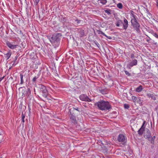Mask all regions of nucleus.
I'll use <instances>...</instances> for the list:
<instances>
[{
  "label": "nucleus",
  "mask_w": 158,
  "mask_h": 158,
  "mask_svg": "<svg viewBox=\"0 0 158 158\" xmlns=\"http://www.w3.org/2000/svg\"><path fill=\"white\" fill-rule=\"evenodd\" d=\"M76 21H77V23H80L81 21L80 20L77 19Z\"/></svg>",
  "instance_id": "72a5a7b5"
},
{
  "label": "nucleus",
  "mask_w": 158,
  "mask_h": 158,
  "mask_svg": "<svg viewBox=\"0 0 158 158\" xmlns=\"http://www.w3.org/2000/svg\"><path fill=\"white\" fill-rule=\"evenodd\" d=\"M97 32H98V34H101L102 35H103L105 36L106 37H107V38L108 39H111V37L108 36H107L104 33H103V32H102V31H101L100 30H98L97 31Z\"/></svg>",
  "instance_id": "a211bd4d"
},
{
  "label": "nucleus",
  "mask_w": 158,
  "mask_h": 158,
  "mask_svg": "<svg viewBox=\"0 0 158 158\" xmlns=\"http://www.w3.org/2000/svg\"><path fill=\"white\" fill-rule=\"evenodd\" d=\"M124 72L128 76H130L131 75V74L129 73L128 72L127 70H124Z\"/></svg>",
  "instance_id": "cd10ccee"
},
{
  "label": "nucleus",
  "mask_w": 158,
  "mask_h": 158,
  "mask_svg": "<svg viewBox=\"0 0 158 158\" xmlns=\"http://www.w3.org/2000/svg\"><path fill=\"white\" fill-rule=\"evenodd\" d=\"M107 2L106 0H98L97 1V4L99 6H102L105 5Z\"/></svg>",
  "instance_id": "9d476101"
},
{
  "label": "nucleus",
  "mask_w": 158,
  "mask_h": 158,
  "mask_svg": "<svg viewBox=\"0 0 158 158\" xmlns=\"http://www.w3.org/2000/svg\"><path fill=\"white\" fill-rule=\"evenodd\" d=\"M134 19H132L131 20V22L132 25L133 26V27L135 28L136 30L139 29L140 25L139 23L137 22V20L133 16Z\"/></svg>",
  "instance_id": "f03ea898"
},
{
  "label": "nucleus",
  "mask_w": 158,
  "mask_h": 158,
  "mask_svg": "<svg viewBox=\"0 0 158 158\" xmlns=\"http://www.w3.org/2000/svg\"><path fill=\"white\" fill-rule=\"evenodd\" d=\"M39 87L40 89V91L46 89L45 86L41 84L39 85Z\"/></svg>",
  "instance_id": "6ab92c4d"
},
{
  "label": "nucleus",
  "mask_w": 158,
  "mask_h": 158,
  "mask_svg": "<svg viewBox=\"0 0 158 158\" xmlns=\"http://www.w3.org/2000/svg\"><path fill=\"white\" fill-rule=\"evenodd\" d=\"M125 139V138L124 135L123 134H120L119 135L118 140L119 142H123L124 141Z\"/></svg>",
  "instance_id": "9b49d317"
},
{
  "label": "nucleus",
  "mask_w": 158,
  "mask_h": 158,
  "mask_svg": "<svg viewBox=\"0 0 158 158\" xmlns=\"http://www.w3.org/2000/svg\"><path fill=\"white\" fill-rule=\"evenodd\" d=\"M117 6L118 8L120 9H121L123 8V5L121 3H119L117 4Z\"/></svg>",
  "instance_id": "5701e85b"
},
{
  "label": "nucleus",
  "mask_w": 158,
  "mask_h": 158,
  "mask_svg": "<svg viewBox=\"0 0 158 158\" xmlns=\"http://www.w3.org/2000/svg\"><path fill=\"white\" fill-rule=\"evenodd\" d=\"M145 122L144 121L141 127L138 131V133L139 135H141L143 133L145 128V127H143V126L145 124Z\"/></svg>",
  "instance_id": "6e6552de"
},
{
  "label": "nucleus",
  "mask_w": 158,
  "mask_h": 158,
  "mask_svg": "<svg viewBox=\"0 0 158 158\" xmlns=\"http://www.w3.org/2000/svg\"><path fill=\"white\" fill-rule=\"evenodd\" d=\"M71 109L70 110V113L71 114V115L70 116V118L71 120V121L74 123H77V120L76 119V118L73 115V113H72L71 112Z\"/></svg>",
  "instance_id": "0eeeda50"
},
{
  "label": "nucleus",
  "mask_w": 158,
  "mask_h": 158,
  "mask_svg": "<svg viewBox=\"0 0 158 158\" xmlns=\"http://www.w3.org/2000/svg\"><path fill=\"white\" fill-rule=\"evenodd\" d=\"M6 44L9 48L12 49L17 48L18 46V45L13 44V43L9 41L6 42Z\"/></svg>",
  "instance_id": "7ed1b4c3"
},
{
  "label": "nucleus",
  "mask_w": 158,
  "mask_h": 158,
  "mask_svg": "<svg viewBox=\"0 0 158 158\" xmlns=\"http://www.w3.org/2000/svg\"><path fill=\"white\" fill-rule=\"evenodd\" d=\"M50 41L52 44L55 46V47L58 46V45H56V44L58 43V41L55 37L52 36L50 40Z\"/></svg>",
  "instance_id": "39448f33"
},
{
  "label": "nucleus",
  "mask_w": 158,
  "mask_h": 158,
  "mask_svg": "<svg viewBox=\"0 0 158 158\" xmlns=\"http://www.w3.org/2000/svg\"><path fill=\"white\" fill-rule=\"evenodd\" d=\"M137 61L135 59L133 60L128 65V67H129V69H131V67H132L134 65H136L137 64Z\"/></svg>",
  "instance_id": "1a4fd4ad"
},
{
  "label": "nucleus",
  "mask_w": 158,
  "mask_h": 158,
  "mask_svg": "<svg viewBox=\"0 0 158 158\" xmlns=\"http://www.w3.org/2000/svg\"><path fill=\"white\" fill-rule=\"evenodd\" d=\"M40 92H42V95L44 97L46 98L47 97L48 94V92L46 88L41 91Z\"/></svg>",
  "instance_id": "4468645a"
},
{
  "label": "nucleus",
  "mask_w": 158,
  "mask_h": 158,
  "mask_svg": "<svg viewBox=\"0 0 158 158\" xmlns=\"http://www.w3.org/2000/svg\"><path fill=\"white\" fill-rule=\"evenodd\" d=\"M38 78V77H37L36 76H35V77H34L33 79H32V81L33 82H35L36 81V79Z\"/></svg>",
  "instance_id": "bb28decb"
},
{
  "label": "nucleus",
  "mask_w": 158,
  "mask_h": 158,
  "mask_svg": "<svg viewBox=\"0 0 158 158\" xmlns=\"http://www.w3.org/2000/svg\"><path fill=\"white\" fill-rule=\"evenodd\" d=\"M34 64H32L31 67L34 69H37L38 67V65L40 64L38 60H36L34 62Z\"/></svg>",
  "instance_id": "423d86ee"
},
{
  "label": "nucleus",
  "mask_w": 158,
  "mask_h": 158,
  "mask_svg": "<svg viewBox=\"0 0 158 158\" xmlns=\"http://www.w3.org/2000/svg\"><path fill=\"white\" fill-rule=\"evenodd\" d=\"M80 99L82 101L90 102L91 101L90 99L86 95L82 94L80 96Z\"/></svg>",
  "instance_id": "20e7f679"
},
{
  "label": "nucleus",
  "mask_w": 158,
  "mask_h": 158,
  "mask_svg": "<svg viewBox=\"0 0 158 158\" xmlns=\"http://www.w3.org/2000/svg\"><path fill=\"white\" fill-rule=\"evenodd\" d=\"M151 136V134L149 130L147 131V134L145 133L144 135V137L149 140H150V138Z\"/></svg>",
  "instance_id": "ddd939ff"
},
{
  "label": "nucleus",
  "mask_w": 158,
  "mask_h": 158,
  "mask_svg": "<svg viewBox=\"0 0 158 158\" xmlns=\"http://www.w3.org/2000/svg\"><path fill=\"white\" fill-rule=\"evenodd\" d=\"M147 96L148 97H151V98H154V96L153 94H150V93L147 94Z\"/></svg>",
  "instance_id": "a878e982"
},
{
  "label": "nucleus",
  "mask_w": 158,
  "mask_h": 158,
  "mask_svg": "<svg viewBox=\"0 0 158 158\" xmlns=\"http://www.w3.org/2000/svg\"><path fill=\"white\" fill-rule=\"evenodd\" d=\"M78 32L79 34V36L81 37H83L85 34L84 31L82 29H79L78 30Z\"/></svg>",
  "instance_id": "2eb2a0df"
},
{
  "label": "nucleus",
  "mask_w": 158,
  "mask_h": 158,
  "mask_svg": "<svg viewBox=\"0 0 158 158\" xmlns=\"http://www.w3.org/2000/svg\"><path fill=\"white\" fill-rule=\"evenodd\" d=\"M99 90L102 93V94H104L103 91V90L102 89L101 90Z\"/></svg>",
  "instance_id": "c9c22d12"
},
{
  "label": "nucleus",
  "mask_w": 158,
  "mask_h": 158,
  "mask_svg": "<svg viewBox=\"0 0 158 158\" xmlns=\"http://www.w3.org/2000/svg\"><path fill=\"white\" fill-rule=\"evenodd\" d=\"M5 58H6V60H8L10 57L11 55V52H8L6 54H5Z\"/></svg>",
  "instance_id": "dca6fc26"
},
{
  "label": "nucleus",
  "mask_w": 158,
  "mask_h": 158,
  "mask_svg": "<svg viewBox=\"0 0 158 158\" xmlns=\"http://www.w3.org/2000/svg\"><path fill=\"white\" fill-rule=\"evenodd\" d=\"M153 35L156 38L158 39V35L156 33H154Z\"/></svg>",
  "instance_id": "2f4dec72"
},
{
  "label": "nucleus",
  "mask_w": 158,
  "mask_h": 158,
  "mask_svg": "<svg viewBox=\"0 0 158 158\" xmlns=\"http://www.w3.org/2000/svg\"><path fill=\"white\" fill-rule=\"evenodd\" d=\"M155 138V136H154L152 137L151 136L150 138V141L152 143L154 144V139Z\"/></svg>",
  "instance_id": "412c9836"
},
{
  "label": "nucleus",
  "mask_w": 158,
  "mask_h": 158,
  "mask_svg": "<svg viewBox=\"0 0 158 158\" xmlns=\"http://www.w3.org/2000/svg\"><path fill=\"white\" fill-rule=\"evenodd\" d=\"M104 11L106 13H107L108 15H110V14H111V11L110 9H108L106 10H105Z\"/></svg>",
  "instance_id": "4be33fe9"
},
{
  "label": "nucleus",
  "mask_w": 158,
  "mask_h": 158,
  "mask_svg": "<svg viewBox=\"0 0 158 158\" xmlns=\"http://www.w3.org/2000/svg\"><path fill=\"white\" fill-rule=\"evenodd\" d=\"M143 89V88L141 85H140L139 87L136 88L135 91L137 92H141Z\"/></svg>",
  "instance_id": "f3484780"
},
{
  "label": "nucleus",
  "mask_w": 158,
  "mask_h": 158,
  "mask_svg": "<svg viewBox=\"0 0 158 158\" xmlns=\"http://www.w3.org/2000/svg\"><path fill=\"white\" fill-rule=\"evenodd\" d=\"M128 22L127 20L125 18H124V23H123V29L126 30L128 27Z\"/></svg>",
  "instance_id": "f8f14e48"
},
{
  "label": "nucleus",
  "mask_w": 158,
  "mask_h": 158,
  "mask_svg": "<svg viewBox=\"0 0 158 158\" xmlns=\"http://www.w3.org/2000/svg\"><path fill=\"white\" fill-rule=\"evenodd\" d=\"M132 99L134 102H135L137 99V98L135 96H132Z\"/></svg>",
  "instance_id": "393cba45"
},
{
  "label": "nucleus",
  "mask_w": 158,
  "mask_h": 158,
  "mask_svg": "<svg viewBox=\"0 0 158 158\" xmlns=\"http://www.w3.org/2000/svg\"><path fill=\"white\" fill-rule=\"evenodd\" d=\"M25 115L24 114H23V113H22V121L23 122V123H24V122H25L24 118H25Z\"/></svg>",
  "instance_id": "b1692460"
},
{
  "label": "nucleus",
  "mask_w": 158,
  "mask_h": 158,
  "mask_svg": "<svg viewBox=\"0 0 158 158\" xmlns=\"http://www.w3.org/2000/svg\"><path fill=\"white\" fill-rule=\"evenodd\" d=\"M4 77L3 76L2 77H0V82H1L3 79L4 78Z\"/></svg>",
  "instance_id": "f704fd0d"
},
{
  "label": "nucleus",
  "mask_w": 158,
  "mask_h": 158,
  "mask_svg": "<svg viewBox=\"0 0 158 158\" xmlns=\"http://www.w3.org/2000/svg\"><path fill=\"white\" fill-rule=\"evenodd\" d=\"M98 108L101 110L107 111L109 110L111 108L109 102L107 101L102 100L96 103Z\"/></svg>",
  "instance_id": "f257e3e1"
},
{
  "label": "nucleus",
  "mask_w": 158,
  "mask_h": 158,
  "mask_svg": "<svg viewBox=\"0 0 158 158\" xmlns=\"http://www.w3.org/2000/svg\"><path fill=\"white\" fill-rule=\"evenodd\" d=\"M73 110H77L79 111V110H78V108L77 107L76 108H74L73 107Z\"/></svg>",
  "instance_id": "473e14b6"
},
{
  "label": "nucleus",
  "mask_w": 158,
  "mask_h": 158,
  "mask_svg": "<svg viewBox=\"0 0 158 158\" xmlns=\"http://www.w3.org/2000/svg\"><path fill=\"white\" fill-rule=\"evenodd\" d=\"M121 22V21L120 20H119V21L117 23H116V25L117 26V27H119V26H120V22Z\"/></svg>",
  "instance_id": "c756f323"
},
{
  "label": "nucleus",
  "mask_w": 158,
  "mask_h": 158,
  "mask_svg": "<svg viewBox=\"0 0 158 158\" xmlns=\"http://www.w3.org/2000/svg\"><path fill=\"white\" fill-rule=\"evenodd\" d=\"M124 107L125 108L128 109L129 107V106L128 104H125L124 105Z\"/></svg>",
  "instance_id": "7c9ffc66"
},
{
  "label": "nucleus",
  "mask_w": 158,
  "mask_h": 158,
  "mask_svg": "<svg viewBox=\"0 0 158 158\" xmlns=\"http://www.w3.org/2000/svg\"><path fill=\"white\" fill-rule=\"evenodd\" d=\"M20 83L21 84H22L23 83V75L21 73L20 74Z\"/></svg>",
  "instance_id": "aec40b11"
},
{
  "label": "nucleus",
  "mask_w": 158,
  "mask_h": 158,
  "mask_svg": "<svg viewBox=\"0 0 158 158\" xmlns=\"http://www.w3.org/2000/svg\"><path fill=\"white\" fill-rule=\"evenodd\" d=\"M135 57V53L134 52L132 53L131 55V58H134Z\"/></svg>",
  "instance_id": "c85d7f7f"
}]
</instances>
